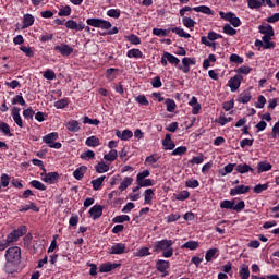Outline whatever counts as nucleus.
Instances as JSON below:
<instances>
[{"instance_id":"obj_1","label":"nucleus","mask_w":279,"mask_h":279,"mask_svg":"<svg viewBox=\"0 0 279 279\" xmlns=\"http://www.w3.org/2000/svg\"><path fill=\"white\" fill-rule=\"evenodd\" d=\"M5 259L7 264L4 266V269L7 274H12L14 271V268H12V266L19 265V263H21V247H9L5 252Z\"/></svg>"},{"instance_id":"obj_2","label":"nucleus","mask_w":279,"mask_h":279,"mask_svg":"<svg viewBox=\"0 0 279 279\" xmlns=\"http://www.w3.org/2000/svg\"><path fill=\"white\" fill-rule=\"evenodd\" d=\"M153 250L156 254H160L162 258H171L173 256V240L163 239L156 241L153 244Z\"/></svg>"},{"instance_id":"obj_3","label":"nucleus","mask_w":279,"mask_h":279,"mask_svg":"<svg viewBox=\"0 0 279 279\" xmlns=\"http://www.w3.org/2000/svg\"><path fill=\"white\" fill-rule=\"evenodd\" d=\"M220 208L226 210H235V213H241V210L245 209V202L240 201L239 203H236V199H225L220 203Z\"/></svg>"},{"instance_id":"obj_4","label":"nucleus","mask_w":279,"mask_h":279,"mask_svg":"<svg viewBox=\"0 0 279 279\" xmlns=\"http://www.w3.org/2000/svg\"><path fill=\"white\" fill-rule=\"evenodd\" d=\"M58 137H59L58 132H52L43 136V141L44 143H46V145L51 147V149H60L62 147V143L56 142L58 141Z\"/></svg>"},{"instance_id":"obj_5","label":"nucleus","mask_w":279,"mask_h":279,"mask_svg":"<svg viewBox=\"0 0 279 279\" xmlns=\"http://www.w3.org/2000/svg\"><path fill=\"white\" fill-rule=\"evenodd\" d=\"M86 23L90 27H97L98 29H110L112 27V23L104 19H87Z\"/></svg>"},{"instance_id":"obj_6","label":"nucleus","mask_w":279,"mask_h":279,"mask_svg":"<svg viewBox=\"0 0 279 279\" xmlns=\"http://www.w3.org/2000/svg\"><path fill=\"white\" fill-rule=\"evenodd\" d=\"M246 1H247V7L251 10H259V8H263L265 3H267L269 8H276V4L271 0H246Z\"/></svg>"},{"instance_id":"obj_7","label":"nucleus","mask_w":279,"mask_h":279,"mask_svg":"<svg viewBox=\"0 0 279 279\" xmlns=\"http://www.w3.org/2000/svg\"><path fill=\"white\" fill-rule=\"evenodd\" d=\"M40 178L43 182H46V184H56V182H58V178H60V174H58V172L47 173V169L43 168V173H40Z\"/></svg>"},{"instance_id":"obj_8","label":"nucleus","mask_w":279,"mask_h":279,"mask_svg":"<svg viewBox=\"0 0 279 279\" xmlns=\"http://www.w3.org/2000/svg\"><path fill=\"white\" fill-rule=\"evenodd\" d=\"M220 16L221 19H223L225 21H228L229 23H231V25L233 27H240L241 26V19H239L236 16V14L229 12V13H223L220 12Z\"/></svg>"},{"instance_id":"obj_9","label":"nucleus","mask_w":279,"mask_h":279,"mask_svg":"<svg viewBox=\"0 0 279 279\" xmlns=\"http://www.w3.org/2000/svg\"><path fill=\"white\" fill-rule=\"evenodd\" d=\"M182 64L183 66H179L180 71H183V73H190L191 66H195L196 64L195 58L185 57L182 59Z\"/></svg>"},{"instance_id":"obj_10","label":"nucleus","mask_w":279,"mask_h":279,"mask_svg":"<svg viewBox=\"0 0 279 279\" xmlns=\"http://www.w3.org/2000/svg\"><path fill=\"white\" fill-rule=\"evenodd\" d=\"M243 81V76L235 75L234 77L230 78L228 82L229 88H231V93H236L241 87V82Z\"/></svg>"},{"instance_id":"obj_11","label":"nucleus","mask_w":279,"mask_h":279,"mask_svg":"<svg viewBox=\"0 0 279 279\" xmlns=\"http://www.w3.org/2000/svg\"><path fill=\"white\" fill-rule=\"evenodd\" d=\"M259 34H263L264 37L272 38L275 35L274 33V26L269 24H262L258 26Z\"/></svg>"},{"instance_id":"obj_12","label":"nucleus","mask_w":279,"mask_h":279,"mask_svg":"<svg viewBox=\"0 0 279 279\" xmlns=\"http://www.w3.org/2000/svg\"><path fill=\"white\" fill-rule=\"evenodd\" d=\"M65 27L68 29H74L75 32H82L86 28V25L83 22H75L74 20H69L65 22Z\"/></svg>"},{"instance_id":"obj_13","label":"nucleus","mask_w":279,"mask_h":279,"mask_svg":"<svg viewBox=\"0 0 279 279\" xmlns=\"http://www.w3.org/2000/svg\"><path fill=\"white\" fill-rule=\"evenodd\" d=\"M11 117L14 123H16L19 128H23V118H21V108L13 107L11 111Z\"/></svg>"},{"instance_id":"obj_14","label":"nucleus","mask_w":279,"mask_h":279,"mask_svg":"<svg viewBox=\"0 0 279 279\" xmlns=\"http://www.w3.org/2000/svg\"><path fill=\"white\" fill-rule=\"evenodd\" d=\"M109 254H128V246H125L123 243H114L111 246Z\"/></svg>"},{"instance_id":"obj_15","label":"nucleus","mask_w":279,"mask_h":279,"mask_svg":"<svg viewBox=\"0 0 279 279\" xmlns=\"http://www.w3.org/2000/svg\"><path fill=\"white\" fill-rule=\"evenodd\" d=\"M169 267H171V264H169V260L158 259L156 262L157 271H159L160 274H163L165 276H167V269H169Z\"/></svg>"},{"instance_id":"obj_16","label":"nucleus","mask_w":279,"mask_h":279,"mask_svg":"<svg viewBox=\"0 0 279 279\" xmlns=\"http://www.w3.org/2000/svg\"><path fill=\"white\" fill-rule=\"evenodd\" d=\"M245 193H250V186L247 185H238L230 190V195L232 197L236 195H245Z\"/></svg>"},{"instance_id":"obj_17","label":"nucleus","mask_w":279,"mask_h":279,"mask_svg":"<svg viewBox=\"0 0 279 279\" xmlns=\"http://www.w3.org/2000/svg\"><path fill=\"white\" fill-rule=\"evenodd\" d=\"M89 215H90L92 219H94V221L99 219V217H101V215H104V207L101 205H94L89 209Z\"/></svg>"},{"instance_id":"obj_18","label":"nucleus","mask_w":279,"mask_h":279,"mask_svg":"<svg viewBox=\"0 0 279 279\" xmlns=\"http://www.w3.org/2000/svg\"><path fill=\"white\" fill-rule=\"evenodd\" d=\"M66 131L72 132V134H75L82 130V126L77 120H70L65 124Z\"/></svg>"},{"instance_id":"obj_19","label":"nucleus","mask_w":279,"mask_h":279,"mask_svg":"<svg viewBox=\"0 0 279 279\" xmlns=\"http://www.w3.org/2000/svg\"><path fill=\"white\" fill-rule=\"evenodd\" d=\"M54 51H59L61 56L68 57L73 53V48L66 44H61L60 46L54 47Z\"/></svg>"},{"instance_id":"obj_20","label":"nucleus","mask_w":279,"mask_h":279,"mask_svg":"<svg viewBox=\"0 0 279 279\" xmlns=\"http://www.w3.org/2000/svg\"><path fill=\"white\" fill-rule=\"evenodd\" d=\"M162 147L165 151H171L175 149V143L171 140V134H166V137L162 141Z\"/></svg>"},{"instance_id":"obj_21","label":"nucleus","mask_w":279,"mask_h":279,"mask_svg":"<svg viewBox=\"0 0 279 279\" xmlns=\"http://www.w3.org/2000/svg\"><path fill=\"white\" fill-rule=\"evenodd\" d=\"M116 136L120 138V141H130V138L134 136V133L131 130H123L122 132L117 130Z\"/></svg>"},{"instance_id":"obj_22","label":"nucleus","mask_w":279,"mask_h":279,"mask_svg":"<svg viewBox=\"0 0 279 279\" xmlns=\"http://www.w3.org/2000/svg\"><path fill=\"white\" fill-rule=\"evenodd\" d=\"M118 266H119V264L105 263L99 267V271H100V274H108L109 271L117 269Z\"/></svg>"},{"instance_id":"obj_23","label":"nucleus","mask_w":279,"mask_h":279,"mask_svg":"<svg viewBox=\"0 0 279 279\" xmlns=\"http://www.w3.org/2000/svg\"><path fill=\"white\" fill-rule=\"evenodd\" d=\"M85 145H87V147H99V145H101V142L99 137L92 135L86 138Z\"/></svg>"},{"instance_id":"obj_24","label":"nucleus","mask_w":279,"mask_h":279,"mask_svg":"<svg viewBox=\"0 0 279 279\" xmlns=\"http://www.w3.org/2000/svg\"><path fill=\"white\" fill-rule=\"evenodd\" d=\"M235 170L238 171V173H254V169L252 167H250V165L247 163H239L235 166Z\"/></svg>"},{"instance_id":"obj_25","label":"nucleus","mask_w":279,"mask_h":279,"mask_svg":"<svg viewBox=\"0 0 279 279\" xmlns=\"http://www.w3.org/2000/svg\"><path fill=\"white\" fill-rule=\"evenodd\" d=\"M133 256L137 258H143L145 256H151V252H149V247L144 246L138 248L136 252L133 253Z\"/></svg>"},{"instance_id":"obj_26","label":"nucleus","mask_w":279,"mask_h":279,"mask_svg":"<svg viewBox=\"0 0 279 279\" xmlns=\"http://www.w3.org/2000/svg\"><path fill=\"white\" fill-rule=\"evenodd\" d=\"M239 276L241 279H250V266L242 264L239 269Z\"/></svg>"},{"instance_id":"obj_27","label":"nucleus","mask_w":279,"mask_h":279,"mask_svg":"<svg viewBox=\"0 0 279 279\" xmlns=\"http://www.w3.org/2000/svg\"><path fill=\"white\" fill-rule=\"evenodd\" d=\"M117 158H119L117 149H111L108 154L104 155V160H107V162H114Z\"/></svg>"},{"instance_id":"obj_28","label":"nucleus","mask_w":279,"mask_h":279,"mask_svg":"<svg viewBox=\"0 0 279 279\" xmlns=\"http://www.w3.org/2000/svg\"><path fill=\"white\" fill-rule=\"evenodd\" d=\"M267 171H271V163L267 161H262L257 163V172L265 173Z\"/></svg>"},{"instance_id":"obj_29","label":"nucleus","mask_w":279,"mask_h":279,"mask_svg":"<svg viewBox=\"0 0 279 279\" xmlns=\"http://www.w3.org/2000/svg\"><path fill=\"white\" fill-rule=\"evenodd\" d=\"M165 106L167 108V112H175V109L178 108L175 100H173L171 98H167L165 100Z\"/></svg>"},{"instance_id":"obj_30","label":"nucleus","mask_w":279,"mask_h":279,"mask_svg":"<svg viewBox=\"0 0 279 279\" xmlns=\"http://www.w3.org/2000/svg\"><path fill=\"white\" fill-rule=\"evenodd\" d=\"M251 100L252 94L250 92H243L238 98L239 104H250Z\"/></svg>"},{"instance_id":"obj_31","label":"nucleus","mask_w":279,"mask_h":279,"mask_svg":"<svg viewBox=\"0 0 279 279\" xmlns=\"http://www.w3.org/2000/svg\"><path fill=\"white\" fill-rule=\"evenodd\" d=\"M263 49H276V43L271 41V37H262Z\"/></svg>"},{"instance_id":"obj_32","label":"nucleus","mask_w":279,"mask_h":279,"mask_svg":"<svg viewBox=\"0 0 279 279\" xmlns=\"http://www.w3.org/2000/svg\"><path fill=\"white\" fill-rule=\"evenodd\" d=\"M110 171V166L104 161H100L96 166L97 173H108Z\"/></svg>"},{"instance_id":"obj_33","label":"nucleus","mask_w":279,"mask_h":279,"mask_svg":"<svg viewBox=\"0 0 279 279\" xmlns=\"http://www.w3.org/2000/svg\"><path fill=\"white\" fill-rule=\"evenodd\" d=\"M134 182V179L132 177H126L123 179V181L120 183L119 191H125L129 186L132 185Z\"/></svg>"},{"instance_id":"obj_34","label":"nucleus","mask_w":279,"mask_h":279,"mask_svg":"<svg viewBox=\"0 0 279 279\" xmlns=\"http://www.w3.org/2000/svg\"><path fill=\"white\" fill-rule=\"evenodd\" d=\"M20 213H27V210H34V213H38V206L35 203H31L29 205H22L19 207Z\"/></svg>"},{"instance_id":"obj_35","label":"nucleus","mask_w":279,"mask_h":279,"mask_svg":"<svg viewBox=\"0 0 279 279\" xmlns=\"http://www.w3.org/2000/svg\"><path fill=\"white\" fill-rule=\"evenodd\" d=\"M126 57H128V58H136V59H138V58H144L143 51H141V49H136V48L130 49V50L126 52Z\"/></svg>"},{"instance_id":"obj_36","label":"nucleus","mask_w":279,"mask_h":279,"mask_svg":"<svg viewBox=\"0 0 279 279\" xmlns=\"http://www.w3.org/2000/svg\"><path fill=\"white\" fill-rule=\"evenodd\" d=\"M35 19L32 14H25L23 19V29H26V27H32Z\"/></svg>"},{"instance_id":"obj_37","label":"nucleus","mask_w":279,"mask_h":279,"mask_svg":"<svg viewBox=\"0 0 279 279\" xmlns=\"http://www.w3.org/2000/svg\"><path fill=\"white\" fill-rule=\"evenodd\" d=\"M155 195L156 194L154 193L153 189L145 190V192H144V202H145V204H151V199H154Z\"/></svg>"},{"instance_id":"obj_38","label":"nucleus","mask_w":279,"mask_h":279,"mask_svg":"<svg viewBox=\"0 0 279 279\" xmlns=\"http://www.w3.org/2000/svg\"><path fill=\"white\" fill-rule=\"evenodd\" d=\"M104 180H106V175L99 177L96 180L92 181V186L94 191H99V189H101V184H104Z\"/></svg>"},{"instance_id":"obj_39","label":"nucleus","mask_w":279,"mask_h":279,"mask_svg":"<svg viewBox=\"0 0 279 279\" xmlns=\"http://www.w3.org/2000/svg\"><path fill=\"white\" fill-rule=\"evenodd\" d=\"M171 32L177 34V36H180V38H191V34L184 32V28L174 27V28H171Z\"/></svg>"},{"instance_id":"obj_40","label":"nucleus","mask_w":279,"mask_h":279,"mask_svg":"<svg viewBox=\"0 0 279 279\" xmlns=\"http://www.w3.org/2000/svg\"><path fill=\"white\" fill-rule=\"evenodd\" d=\"M174 197L178 202H184L185 199H189V197H191V193L184 190L181 191L179 194H174Z\"/></svg>"},{"instance_id":"obj_41","label":"nucleus","mask_w":279,"mask_h":279,"mask_svg":"<svg viewBox=\"0 0 279 279\" xmlns=\"http://www.w3.org/2000/svg\"><path fill=\"white\" fill-rule=\"evenodd\" d=\"M85 173H86V166H82L73 172V175H74L75 180H82V178H84Z\"/></svg>"},{"instance_id":"obj_42","label":"nucleus","mask_w":279,"mask_h":279,"mask_svg":"<svg viewBox=\"0 0 279 279\" xmlns=\"http://www.w3.org/2000/svg\"><path fill=\"white\" fill-rule=\"evenodd\" d=\"M165 58H166V60H168V62L170 64H174L175 66H178L180 64V59H178V57H175L169 52H165Z\"/></svg>"},{"instance_id":"obj_43","label":"nucleus","mask_w":279,"mask_h":279,"mask_svg":"<svg viewBox=\"0 0 279 279\" xmlns=\"http://www.w3.org/2000/svg\"><path fill=\"white\" fill-rule=\"evenodd\" d=\"M182 250H197V247H199V243L196 241H187L186 243H184L182 246Z\"/></svg>"},{"instance_id":"obj_44","label":"nucleus","mask_w":279,"mask_h":279,"mask_svg":"<svg viewBox=\"0 0 279 279\" xmlns=\"http://www.w3.org/2000/svg\"><path fill=\"white\" fill-rule=\"evenodd\" d=\"M153 34L154 36H169V34H171V28H153Z\"/></svg>"},{"instance_id":"obj_45","label":"nucleus","mask_w":279,"mask_h":279,"mask_svg":"<svg viewBox=\"0 0 279 279\" xmlns=\"http://www.w3.org/2000/svg\"><path fill=\"white\" fill-rule=\"evenodd\" d=\"M182 22H183L184 27H187V29H191V32H193V29L195 28V22L193 21V19L183 17Z\"/></svg>"},{"instance_id":"obj_46","label":"nucleus","mask_w":279,"mask_h":279,"mask_svg":"<svg viewBox=\"0 0 279 279\" xmlns=\"http://www.w3.org/2000/svg\"><path fill=\"white\" fill-rule=\"evenodd\" d=\"M66 106H69L68 98H62L54 102V108H57V110H62V109L66 108Z\"/></svg>"},{"instance_id":"obj_47","label":"nucleus","mask_w":279,"mask_h":279,"mask_svg":"<svg viewBox=\"0 0 279 279\" xmlns=\"http://www.w3.org/2000/svg\"><path fill=\"white\" fill-rule=\"evenodd\" d=\"M194 12H202V14H213V10L207 5L193 8Z\"/></svg>"},{"instance_id":"obj_48","label":"nucleus","mask_w":279,"mask_h":279,"mask_svg":"<svg viewBox=\"0 0 279 279\" xmlns=\"http://www.w3.org/2000/svg\"><path fill=\"white\" fill-rule=\"evenodd\" d=\"M31 186H33V189H37V191H47V186H45L43 182L38 180L31 181Z\"/></svg>"},{"instance_id":"obj_49","label":"nucleus","mask_w":279,"mask_h":279,"mask_svg":"<svg viewBox=\"0 0 279 279\" xmlns=\"http://www.w3.org/2000/svg\"><path fill=\"white\" fill-rule=\"evenodd\" d=\"M218 250L217 248H209L206 254H205V260L207 263H210L213 258H215V255L217 254Z\"/></svg>"},{"instance_id":"obj_50","label":"nucleus","mask_w":279,"mask_h":279,"mask_svg":"<svg viewBox=\"0 0 279 279\" xmlns=\"http://www.w3.org/2000/svg\"><path fill=\"white\" fill-rule=\"evenodd\" d=\"M185 186L187 189H197L199 186V181L196 179H189L185 181Z\"/></svg>"},{"instance_id":"obj_51","label":"nucleus","mask_w":279,"mask_h":279,"mask_svg":"<svg viewBox=\"0 0 279 279\" xmlns=\"http://www.w3.org/2000/svg\"><path fill=\"white\" fill-rule=\"evenodd\" d=\"M83 123L86 125H99V120L90 119L88 116L82 118Z\"/></svg>"},{"instance_id":"obj_52","label":"nucleus","mask_w":279,"mask_h":279,"mask_svg":"<svg viewBox=\"0 0 279 279\" xmlns=\"http://www.w3.org/2000/svg\"><path fill=\"white\" fill-rule=\"evenodd\" d=\"M267 189H269V183H265V184H257L253 187L254 193H263V191H267Z\"/></svg>"},{"instance_id":"obj_53","label":"nucleus","mask_w":279,"mask_h":279,"mask_svg":"<svg viewBox=\"0 0 279 279\" xmlns=\"http://www.w3.org/2000/svg\"><path fill=\"white\" fill-rule=\"evenodd\" d=\"M114 71H117V69L114 68H110L107 70L106 77L109 82H114V80H117V75H114Z\"/></svg>"},{"instance_id":"obj_54","label":"nucleus","mask_w":279,"mask_h":279,"mask_svg":"<svg viewBox=\"0 0 279 279\" xmlns=\"http://www.w3.org/2000/svg\"><path fill=\"white\" fill-rule=\"evenodd\" d=\"M15 233V236L17 239H21V236L27 234V227L25 226H21L20 228H17L16 230L13 231Z\"/></svg>"},{"instance_id":"obj_55","label":"nucleus","mask_w":279,"mask_h":279,"mask_svg":"<svg viewBox=\"0 0 279 279\" xmlns=\"http://www.w3.org/2000/svg\"><path fill=\"white\" fill-rule=\"evenodd\" d=\"M59 16H71V8L69 5L62 7L58 12Z\"/></svg>"},{"instance_id":"obj_56","label":"nucleus","mask_w":279,"mask_h":279,"mask_svg":"<svg viewBox=\"0 0 279 279\" xmlns=\"http://www.w3.org/2000/svg\"><path fill=\"white\" fill-rule=\"evenodd\" d=\"M186 151V146H179L172 151V156H184Z\"/></svg>"},{"instance_id":"obj_57","label":"nucleus","mask_w":279,"mask_h":279,"mask_svg":"<svg viewBox=\"0 0 279 279\" xmlns=\"http://www.w3.org/2000/svg\"><path fill=\"white\" fill-rule=\"evenodd\" d=\"M223 33L228 36H234L236 34V29H234L230 24H226L223 26Z\"/></svg>"},{"instance_id":"obj_58","label":"nucleus","mask_w":279,"mask_h":279,"mask_svg":"<svg viewBox=\"0 0 279 279\" xmlns=\"http://www.w3.org/2000/svg\"><path fill=\"white\" fill-rule=\"evenodd\" d=\"M16 104H20V106H25V98H23L22 95H16L12 99V105L16 106Z\"/></svg>"},{"instance_id":"obj_59","label":"nucleus","mask_w":279,"mask_h":279,"mask_svg":"<svg viewBox=\"0 0 279 279\" xmlns=\"http://www.w3.org/2000/svg\"><path fill=\"white\" fill-rule=\"evenodd\" d=\"M16 241H19V238L16 236V233L14 231L9 233L5 240L8 245H10L11 243H16Z\"/></svg>"},{"instance_id":"obj_60","label":"nucleus","mask_w":279,"mask_h":279,"mask_svg":"<svg viewBox=\"0 0 279 279\" xmlns=\"http://www.w3.org/2000/svg\"><path fill=\"white\" fill-rule=\"evenodd\" d=\"M234 167H236V163H228L225 166L221 175H228V173H232V171H234Z\"/></svg>"},{"instance_id":"obj_61","label":"nucleus","mask_w":279,"mask_h":279,"mask_svg":"<svg viewBox=\"0 0 279 279\" xmlns=\"http://www.w3.org/2000/svg\"><path fill=\"white\" fill-rule=\"evenodd\" d=\"M107 16H110L111 19H119V16H121V11L117 9H110L107 11Z\"/></svg>"},{"instance_id":"obj_62","label":"nucleus","mask_w":279,"mask_h":279,"mask_svg":"<svg viewBox=\"0 0 279 279\" xmlns=\"http://www.w3.org/2000/svg\"><path fill=\"white\" fill-rule=\"evenodd\" d=\"M126 39L129 40V43H131V45H141V37L136 35H129Z\"/></svg>"},{"instance_id":"obj_63","label":"nucleus","mask_w":279,"mask_h":279,"mask_svg":"<svg viewBox=\"0 0 279 279\" xmlns=\"http://www.w3.org/2000/svg\"><path fill=\"white\" fill-rule=\"evenodd\" d=\"M43 75H44L45 80H50V81L56 80V72H53V70L48 69L44 72Z\"/></svg>"},{"instance_id":"obj_64","label":"nucleus","mask_w":279,"mask_h":279,"mask_svg":"<svg viewBox=\"0 0 279 279\" xmlns=\"http://www.w3.org/2000/svg\"><path fill=\"white\" fill-rule=\"evenodd\" d=\"M0 132L5 134V136H10V125L5 122L0 123Z\"/></svg>"}]
</instances>
